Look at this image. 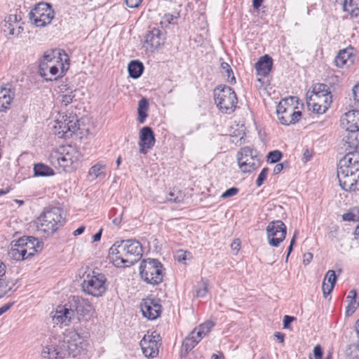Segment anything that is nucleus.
<instances>
[{"label": "nucleus", "instance_id": "43", "mask_svg": "<svg viewBox=\"0 0 359 359\" xmlns=\"http://www.w3.org/2000/svg\"><path fill=\"white\" fill-rule=\"evenodd\" d=\"M282 153L278 150L270 151L267 155V161L270 163H277L280 160Z\"/></svg>", "mask_w": 359, "mask_h": 359}, {"label": "nucleus", "instance_id": "33", "mask_svg": "<svg viewBox=\"0 0 359 359\" xmlns=\"http://www.w3.org/2000/svg\"><path fill=\"white\" fill-rule=\"evenodd\" d=\"M41 356L43 359H62L63 357L54 346L43 347Z\"/></svg>", "mask_w": 359, "mask_h": 359}, {"label": "nucleus", "instance_id": "18", "mask_svg": "<svg viewBox=\"0 0 359 359\" xmlns=\"http://www.w3.org/2000/svg\"><path fill=\"white\" fill-rule=\"evenodd\" d=\"M64 347L69 354L76 356L82 349V339L80 334L74 330H67L63 334Z\"/></svg>", "mask_w": 359, "mask_h": 359}, {"label": "nucleus", "instance_id": "4", "mask_svg": "<svg viewBox=\"0 0 359 359\" xmlns=\"http://www.w3.org/2000/svg\"><path fill=\"white\" fill-rule=\"evenodd\" d=\"M65 217L62 210L56 207L45 210L37 218L36 226L38 231L48 234L55 232L65 224Z\"/></svg>", "mask_w": 359, "mask_h": 359}, {"label": "nucleus", "instance_id": "58", "mask_svg": "<svg viewBox=\"0 0 359 359\" xmlns=\"http://www.w3.org/2000/svg\"><path fill=\"white\" fill-rule=\"evenodd\" d=\"M283 169V163H278L275 165L273 169V174L278 175L279 174Z\"/></svg>", "mask_w": 359, "mask_h": 359}, {"label": "nucleus", "instance_id": "62", "mask_svg": "<svg viewBox=\"0 0 359 359\" xmlns=\"http://www.w3.org/2000/svg\"><path fill=\"white\" fill-rule=\"evenodd\" d=\"M6 273V266L5 264L0 260V277L5 276Z\"/></svg>", "mask_w": 359, "mask_h": 359}, {"label": "nucleus", "instance_id": "59", "mask_svg": "<svg viewBox=\"0 0 359 359\" xmlns=\"http://www.w3.org/2000/svg\"><path fill=\"white\" fill-rule=\"evenodd\" d=\"M85 226L82 225L81 226H79L77 229H76L74 232H73V235L74 236H79V235H81L82 234L84 231H85Z\"/></svg>", "mask_w": 359, "mask_h": 359}, {"label": "nucleus", "instance_id": "32", "mask_svg": "<svg viewBox=\"0 0 359 359\" xmlns=\"http://www.w3.org/2000/svg\"><path fill=\"white\" fill-rule=\"evenodd\" d=\"M128 70L130 77L137 79L142 75L144 71V65L140 61L133 60L129 63Z\"/></svg>", "mask_w": 359, "mask_h": 359}, {"label": "nucleus", "instance_id": "21", "mask_svg": "<svg viewBox=\"0 0 359 359\" xmlns=\"http://www.w3.org/2000/svg\"><path fill=\"white\" fill-rule=\"evenodd\" d=\"M341 126L352 133L359 130V111L351 110L345 113L340 120Z\"/></svg>", "mask_w": 359, "mask_h": 359}, {"label": "nucleus", "instance_id": "37", "mask_svg": "<svg viewBox=\"0 0 359 359\" xmlns=\"http://www.w3.org/2000/svg\"><path fill=\"white\" fill-rule=\"evenodd\" d=\"M106 169V165L101 163H97L92 166L88 171V176L91 177V180H95L98 177L104 174Z\"/></svg>", "mask_w": 359, "mask_h": 359}, {"label": "nucleus", "instance_id": "60", "mask_svg": "<svg viewBox=\"0 0 359 359\" xmlns=\"http://www.w3.org/2000/svg\"><path fill=\"white\" fill-rule=\"evenodd\" d=\"M102 233V229H100L97 233L93 236V242H97L100 240Z\"/></svg>", "mask_w": 359, "mask_h": 359}, {"label": "nucleus", "instance_id": "28", "mask_svg": "<svg viewBox=\"0 0 359 359\" xmlns=\"http://www.w3.org/2000/svg\"><path fill=\"white\" fill-rule=\"evenodd\" d=\"M273 60L268 55H265L255 63L257 74L260 76H266L271 70Z\"/></svg>", "mask_w": 359, "mask_h": 359}, {"label": "nucleus", "instance_id": "49", "mask_svg": "<svg viewBox=\"0 0 359 359\" xmlns=\"http://www.w3.org/2000/svg\"><path fill=\"white\" fill-rule=\"evenodd\" d=\"M334 286L333 285H330L326 282H323L322 290L325 297H327V295H329L332 292V291L334 289Z\"/></svg>", "mask_w": 359, "mask_h": 359}, {"label": "nucleus", "instance_id": "53", "mask_svg": "<svg viewBox=\"0 0 359 359\" xmlns=\"http://www.w3.org/2000/svg\"><path fill=\"white\" fill-rule=\"evenodd\" d=\"M295 320V318L290 316H285L283 318V327L284 328H288L290 324Z\"/></svg>", "mask_w": 359, "mask_h": 359}, {"label": "nucleus", "instance_id": "54", "mask_svg": "<svg viewBox=\"0 0 359 359\" xmlns=\"http://www.w3.org/2000/svg\"><path fill=\"white\" fill-rule=\"evenodd\" d=\"M353 96L354 100L359 102V83L353 88Z\"/></svg>", "mask_w": 359, "mask_h": 359}, {"label": "nucleus", "instance_id": "26", "mask_svg": "<svg viewBox=\"0 0 359 359\" xmlns=\"http://www.w3.org/2000/svg\"><path fill=\"white\" fill-rule=\"evenodd\" d=\"M355 55L351 47L340 50L335 57L334 62L338 67H348L354 62Z\"/></svg>", "mask_w": 359, "mask_h": 359}, {"label": "nucleus", "instance_id": "19", "mask_svg": "<svg viewBox=\"0 0 359 359\" xmlns=\"http://www.w3.org/2000/svg\"><path fill=\"white\" fill-rule=\"evenodd\" d=\"M140 153L146 154L155 144V136L152 129L149 126L143 127L139 133Z\"/></svg>", "mask_w": 359, "mask_h": 359}, {"label": "nucleus", "instance_id": "45", "mask_svg": "<svg viewBox=\"0 0 359 359\" xmlns=\"http://www.w3.org/2000/svg\"><path fill=\"white\" fill-rule=\"evenodd\" d=\"M268 172H269L268 168H264L262 170V171L259 174L258 177L256 180V185L257 187H261L263 184V183L264 182V181L266 179Z\"/></svg>", "mask_w": 359, "mask_h": 359}, {"label": "nucleus", "instance_id": "11", "mask_svg": "<svg viewBox=\"0 0 359 359\" xmlns=\"http://www.w3.org/2000/svg\"><path fill=\"white\" fill-rule=\"evenodd\" d=\"M214 326L215 323L212 320H207L199 325L185 338L182 344V349L186 353L192 350L211 331Z\"/></svg>", "mask_w": 359, "mask_h": 359}, {"label": "nucleus", "instance_id": "38", "mask_svg": "<svg viewBox=\"0 0 359 359\" xmlns=\"http://www.w3.org/2000/svg\"><path fill=\"white\" fill-rule=\"evenodd\" d=\"M221 69L223 75L227 77V81L230 84H235L236 78L233 75L231 66L227 62H223L221 63Z\"/></svg>", "mask_w": 359, "mask_h": 359}, {"label": "nucleus", "instance_id": "47", "mask_svg": "<svg viewBox=\"0 0 359 359\" xmlns=\"http://www.w3.org/2000/svg\"><path fill=\"white\" fill-rule=\"evenodd\" d=\"M191 257V253L187 251L179 250L177 251L175 258L179 262H184L187 259Z\"/></svg>", "mask_w": 359, "mask_h": 359}, {"label": "nucleus", "instance_id": "39", "mask_svg": "<svg viewBox=\"0 0 359 359\" xmlns=\"http://www.w3.org/2000/svg\"><path fill=\"white\" fill-rule=\"evenodd\" d=\"M356 297L357 293L355 290H352L349 292L346 299L348 302V304L346 307V313L352 314L355 311L357 306L356 304Z\"/></svg>", "mask_w": 359, "mask_h": 359}, {"label": "nucleus", "instance_id": "44", "mask_svg": "<svg viewBox=\"0 0 359 359\" xmlns=\"http://www.w3.org/2000/svg\"><path fill=\"white\" fill-rule=\"evenodd\" d=\"M337 280V276L335 274V271L333 270H329L324 278L323 282H326L330 285H333L334 286Z\"/></svg>", "mask_w": 359, "mask_h": 359}, {"label": "nucleus", "instance_id": "17", "mask_svg": "<svg viewBox=\"0 0 359 359\" xmlns=\"http://www.w3.org/2000/svg\"><path fill=\"white\" fill-rule=\"evenodd\" d=\"M161 336L156 331L151 334L149 332L144 336L140 341V346L144 355L147 358H154L158 354V348L161 345Z\"/></svg>", "mask_w": 359, "mask_h": 359}, {"label": "nucleus", "instance_id": "12", "mask_svg": "<svg viewBox=\"0 0 359 359\" xmlns=\"http://www.w3.org/2000/svg\"><path fill=\"white\" fill-rule=\"evenodd\" d=\"M106 278L102 273L96 275L88 274L82 283V289L84 292L94 297H100L106 291Z\"/></svg>", "mask_w": 359, "mask_h": 359}, {"label": "nucleus", "instance_id": "14", "mask_svg": "<svg viewBox=\"0 0 359 359\" xmlns=\"http://www.w3.org/2000/svg\"><path fill=\"white\" fill-rule=\"evenodd\" d=\"M78 304L75 301L73 304H66L59 306L54 312H52V320L54 324L69 325L74 320L79 313Z\"/></svg>", "mask_w": 359, "mask_h": 359}, {"label": "nucleus", "instance_id": "1", "mask_svg": "<svg viewBox=\"0 0 359 359\" xmlns=\"http://www.w3.org/2000/svg\"><path fill=\"white\" fill-rule=\"evenodd\" d=\"M142 256L141 243L133 239L115 243L109 252L110 262L117 267L131 266L138 262Z\"/></svg>", "mask_w": 359, "mask_h": 359}, {"label": "nucleus", "instance_id": "30", "mask_svg": "<svg viewBox=\"0 0 359 359\" xmlns=\"http://www.w3.org/2000/svg\"><path fill=\"white\" fill-rule=\"evenodd\" d=\"M51 163L56 166L62 168L63 170L72 166L69 158H67L65 155H62V151L59 149L57 152L52 154L50 156Z\"/></svg>", "mask_w": 359, "mask_h": 359}, {"label": "nucleus", "instance_id": "9", "mask_svg": "<svg viewBox=\"0 0 359 359\" xmlns=\"http://www.w3.org/2000/svg\"><path fill=\"white\" fill-rule=\"evenodd\" d=\"M337 177L341 187L346 191H355L359 177V163L353 166L339 164Z\"/></svg>", "mask_w": 359, "mask_h": 359}, {"label": "nucleus", "instance_id": "57", "mask_svg": "<svg viewBox=\"0 0 359 359\" xmlns=\"http://www.w3.org/2000/svg\"><path fill=\"white\" fill-rule=\"evenodd\" d=\"M12 306H13V303H8V304L3 305L1 307H0V316L4 314L8 310H9Z\"/></svg>", "mask_w": 359, "mask_h": 359}, {"label": "nucleus", "instance_id": "48", "mask_svg": "<svg viewBox=\"0 0 359 359\" xmlns=\"http://www.w3.org/2000/svg\"><path fill=\"white\" fill-rule=\"evenodd\" d=\"M208 285L206 281H203L201 287L196 290V296L198 297H204L208 292Z\"/></svg>", "mask_w": 359, "mask_h": 359}, {"label": "nucleus", "instance_id": "25", "mask_svg": "<svg viewBox=\"0 0 359 359\" xmlns=\"http://www.w3.org/2000/svg\"><path fill=\"white\" fill-rule=\"evenodd\" d=\"M164 40V35L160 29L154 28L146 34L144 43L147 48L156 49L163 44Z\"/></svg>", "mask_w": 359, "mask_h": 359}, {"label": "nucleus", "instance_id": "10", "mask_svg": "<svg viewBox=\"0 0 359 359\" xmlns=\"http://www.w3.org/2000/svg\"><path fill=\"white\" fill-rule=\"evenodd\" d=\"M237 161L239 168L245 173L251 172L260 165L257 151L249 147L241 149L237 154Z\"/></svg>", "mask_w": 359, "mask_h": 359}, {"label": "nucleus", "instance_id": "34", "mask_svg": "<svg viewBox=\"0 0 359 359\" xmlns=\"http://www.w3.org/2000/svg\"><path fill=\"white\" fill-rule=\"evenodd\" d=\"M344 10L352 16L359 15V0H344Z\"/></svg>", "mask_w": 359, "mask_h": 359}, {"label": "nucleus", "instance_id": "29", "mask_svg": "<svg viewBox=\"0 0 359 359\" xmlns=\"http://www.w3.org/2000/svg\"><path fill=\"white\" fill-rule=\"evenodd\" d=\"M60 150L62 151V155H65L67 158L69 159L72 165L77 163L82 156L79 150L71 145L63 146L60 148Z\"/></svg>", "mask_w": 359, "mask_h": 359}, {"label": "nucleus", "instance_id": "50", "mask_svg": "<svg viewBox=\"0 0 359 359\" xmlns=\"http://www.w3.org/2000/svg\"><path fill=\"white\" fill-rule=\"evenodd\" d=\"M238 193V188H236V187H231V188L227 189L226 191H224L222 194L221 197L224 198H226L233 196L236 195Z\"/></svg>", "mask_w": 359, "mask_h": 359}, {"label": "nucleus", "instance_id": "40", "mask_svg": "<svg viewBox=\"0 0 359 359\" xmlns=\"http://www.w3.org/2000/svg\"><path fill=\"white\" fill-rule=\"evenodd\" d=\"M13 284L9 282L6 276L0 277V298L6 295L13 288Z\"/></svg>", "mask_w": 359, "mask_h": 359}, {"label": "nucleus", "instance_id": "55", "mask_svg": "<svg viewBox=\"0 0 359 359\" xmlns=\"http://www.w3.org/2000/svg\"><path fill=\"white\" fill-rule=\"evenodd\" d=\"M342 218L344 221H355V215L352 212H347L342 215Z\"/></svg>", "mask_w": 359, "mask_h": 359}, {"label": "nucleus", "instance_id": "13", "mask_svg": "<svg viewBox=\"0 0 359 359\" xmlns=\"http://www.w3.org/2000/svg\"><path fill=\"white\" fill-rule=\"evenodd\" d=\"M292 99V97L290 98L291 101ZM276 113L280 122L285 126L295 123L302 116L301 111H296L292 104L289 103V99H283L279 102Z\"/></svg>", "mask_w": 359, "mask_h": 359}, {"label": "nucleus", "instance_id": "42", "mask_svg": "<svg viewBox=\"0 0 359 359\" xmlns=\"http://www.w3.org/2000/svg\"><path fill=\"white\" fill-rule=\"evenodd\" d=\"M60 93H62V94L60 95V102L65 106L70 104L75 97V95L74 94V92L72 89L67 90V93H65V92L62 91V88H60Z\"/></svg>", "mask_w": 359, "mask_h": 359}, {"label": "nucleus", "instance_id": "61", "mask_svg": "<svg viewBox=\"0 0 359 359\" xmlns=\"http://www.w3.org/2000/svg\"><path fill=\"white\" fill-rule=\"evenodd\" d=\"M231 247L233 250H235L236 252L238 251L240 248V242L238 241V240L233 241V242L231 243Z\"/></svg>", "mask_w": 359, "mask_h": 359}, {"label": "nucleus", "instance_id": "20", "mask_svg": "<svg viewBox=\"0 0 359 359\" xmlns=\"http://www.w3.org/2000/svg\"><path fill=\"white\" fill-rule=\"evenodd\" d=\"M2 30L8 38L18 36L23 31L20 19H18L17 15L11 14L5 18Z\"/></svg>", "mask_w": 359, "mask_h": 359}, {"label": "nucleus", "instance_id": "24", "mask_svg": "<svg viewBox=\"0 0 359 359\" xmlns=\"http://www.w3.org/2000/svg\"><path fill=\"white\" fill-rule=\"evenodd\" d=\"M15 94V90L11 83L0 87V111H4L9 107Z\"/></svg>", "mask_w": 359, "mask_h": 359}, {"label": "nucleus", "instance_id": "6", "mask_svg": "<svg viewBox=\"0 0 359 359\" xmlns=\"http://www.w3.org/2000/svg\"><path fill=\"white\" fill-rule=\"evenodd\" d=\"M141 278L148 284L158 285L162 282L164 273L162 264L157 259L143 260L140 266Z\"/></svg>", "mask_w": 359, "mask_h": 359}, {"label": "nucleus", "instance_id": "51", "mask_svg": "<svg viewBox=\"0 0 359 359\" xmlns=\"http://www.w3.org/2000/svg\"><path fill=\"white\" fill-rule=\"evenodd\" d=\"M323 351L320 345H316L313 348V355L315 359H322Z\"/></svg>", "mask_w": 359, "mask_h": 359}, {"label": "nucleus", "instance_id": "3", "mask_svg": "<svg viewBox=\"0 0 359 359\" xmlns=\"http://www.w3.org/2000/svg\"><path fill=\"white\" fill-rule=\"evenodd\" d=\"M329 88L324 83H316L306 94V104L310 110L319 114H324L332 102Z\"/></svg>", "mask_w": 359, "mask_h": 359}, {"label": "nucleus", "instance_id": "7", "mask_svg": "<svg viewBox=\"0 0 359 359\" xmlns=\"http://www.w3.org/2000/svg\"><path fill=\"white\" fill-rule=\"evenodd\" d=\"M213 95L215 104L222 112L230 114L234 111L237 104V97L231 88L218 86L215 88Z\"/></svg>", "mask_w": 359, "mask_h": 359}, {"label": "nucleus", "instance_id": "52", "mask_svg": "<svg viewBox=\"0 0 359 359\" xmlns=\"http://www.w3.org/2000/svg\"><path fill=\"white\" fill-rule=\"evenodd\" d=\"M142 0H126V5L132 8H137Z\"/></svg>", "mask_w": 359, "mask_h": 359}, {"label": "nucleus", "instance_id": "31", "mask_svg": "<svg viewBox=\"0 0 359 359\" xmlns=\"http://www.w3.org/2000/svg\"><path fill=\"white\" fill-rule=\"evenodd\" d=\"M9 255L13 259L18 261L29 259L27 257H26V251L23 250L22 248L18 245L17 241H13L11 243V248L9 251Z\"/></svg>", "mask_w": 359, "mask_h": 359}, {"label": "nucleus", "instance_id": "56", "mask_svg": "<svg viewBox=\"0 0 359 359\" xmlns=\"http://www.w3.org/2000/svg\"><path fill=\"white\" fill-rule=\"evenodd\" d=\"M313 259V255L311 252H306L303 256V262L305 265L309 264Z\"/></svg>", "mask_w": 359, "mask_h": 359}, {"label": "nucleus", "instance_id": "8", "mask_svg": "<svg viewBox=\"0 0 359 359\" xmlns=\"http://www.w3.org/2000/svg\"><path fill=\"white\" fill-rule=\"evenodd\" d=\"M337 177L341 187L346 191H355L359 177V163L353 166L339 164Z\"/></svg>", "mask_w": 359, "mask_h": 359}, {"label": "nucleus", "instance_id": "35", "mask_svg": "<svg viewBox=\"0 0 359 359\" xmlns=\"http://www.w3.org/2000/svg\"><path fill=\"white\" fill-rule=\"evenodd\" d=\"M149 108L148 100L143 97L138 102V121L140 123H144L147 117V110Z\"/></svg>", "mask_w": 359, "mask_h": 359}, {"label": "nucleus", "instance_id": "5", "mask_svg": "<svg viewBox=\"0 0 359 359\" xmlns=\"http://www.w3.org/2000/svg\"><path fill=\"white\" fill-rule=\"evenodd\" d=\"M79 128V118L73 113L60 114L53 126V133L60 138L72 137Z\"/></svg>", "mask_w": 359, "mask_h": 359}, {"label": "nucleus", "instance_id": "22", "mask_svg": "<svg viewBox=\"0 0 359 359\" xmlns=\"http://www.w3.org/2000/svg\"><path fill=\"white\" fill-rule=\"evenodd\" d=\"M161 308L158 301L153 299H143L140 304L142 315L149 320H154L159 316Z\"/></svg>", "mask_w": 359, "mask_h": 359}, {"label": "nucleus", "instance_id": "15", "mask_svg": "<svg viewBox=\"0 0 359 359\" xmlns=\"http://www.w3.org/2000/svg\"><path fill=\"white\" fill-rule=\"evenodd\" d=\"M29 18L37 27L48 25L54 18V11L50 4L45 2L39 3L30 11Z\"/></svg>", "mask_w": 359, "mask_h": 359}, {"label": "nucleus", "instance_id": "23", "mask_svg": "<svg viewBox=\"0 0 359 359\" xmlns=\"http://www.w3.org/2000/svg\"><path fill=\"white\" fill-rule=\"evenodd\" d=\"M18 245L26 251L29 259L42 250V243L34 237H22L17 241Z\"/></svg>", "mask_w": 359, "mask_h": 359}, {"label": "nucleus", "instance_id": "63", "mask_svg": "<svg viewBox=\"0 0 359 359\" xmlns=\"http://www.w3.org/2000/svg\"><path fill=\"white\" fill-rule=\"evenodd\" d=\"M275 337L281 343L284 341L285 334L281 332H276L274 334Z\"/></svg>", "mask_w": 359, "mask_h": 359}, {"label": "nucleus", "instance_id": "16", "mask_svg": "<svg viewBox=\"0 0 359 359\" xmlns=\"http://www.w3.org/2000/svg\"><path fill=\"white\" fill-rule=\"evenodd\" d=\"M268 243L273 247H278L285 238L287 228L280 220L272 221L266 229Z\"/></svg>", "mask_w": 359, "mask_h": 359}, {"label": "nucleus", "instance_id": "64", "mask_svg": "<svg viewBox=\"0 0 359 359\" xmlns=\"http://www.w3.org/2000/svg\"><path fill=\"white\" fill-rule=\"evenodd\" d=\"M263 2V0H253V7L256 9L259 8L262 4Z\"/></svg>", "mask_w": 359, "mask_h": 359}, {"label": "nucleus", "instance_id": "2", "mask_svg": "<svg viewBox=\"0 0 359 359\" xmlns=\"http://www.w3.org/2000/svg\"><path fill=\"white\" fill-rule=\"evenodd\" d=\"M69 57L65 51L46 52L39 65V73L46 81L62 77L69 69Z\"/></svg>", "mask_w": 359, "mask_h": 359}, {"label": "nucleus", "instance_id": "27", "mask_svg": "<svg viewBox=\"0 0 359 359\" xmlns=\"http://www.w3.org/2000/svg\"><path fill=\"white\" fill-rule=\"evenodd\" d=\"M345 144H348V147H349L350 151L344 156L342 159L340 160L339 164L344 166H353L356 164V163H359V153L351 151L352 149H355L357 147L356 141H346Z\"/></svg>", "mask_w": 359, "mask_h": 359}, {"label": "nucleus", "instance_id": "36", "mask_svg": "<svg viewBox=\"0 0 359 359\" xmlns=\"http://www.w3.org/2000/svg\"><path fill=\"white\" fill-rule=\"evenodd\" d=\"M34 172L35 176L39 177H48L54 175L53 170L43 163L35 164Z\"/></svg>", "mask_w": 359, "mask_h": 359}, {"label": "nucleus", "instance_id": "41", "mask_svg": "<svg viewBox=\"0 0 359 359\" xmlns=\"http://www.w3.org/2000/svg\"><path fill=\"white\" fill-rule=\"evenodd\" d=\"M183 198L182 193L177 189H172L167 196V200L173 203H180Z\"/></svg>", "mask_w": 359, "mask_h": 359}, {"label": "nucleus", "instance_id": "46", "mask_svg": "<svg viewBox=\"0 0 359 359\" xmlns=\"http://www.w3.org/2000/svg\"><path fill=\"white\" fill-rule=\"evenodd\" d=\"M179 17H180V15L178 13H177L175 15H172V14H170V13L165 14L164 16L163 17L161 23L162 24L175 23V21L176 20H177Z\"/></svg>", "mask_w": 359, "mask_h": 359}]
</instances>
